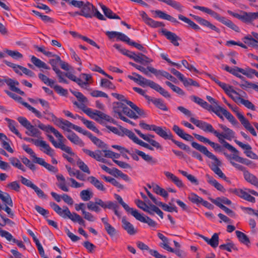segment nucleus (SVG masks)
<instances>
[{
	"instance_id": "obj_1",
	"label": "nucleus",
	"mask_w": 258,
	"mask_h": 258,
	"mask_svg": "<svg viewBox=\"0 0 258 258\" xmlns=\"http://www.w3.org/2000/svg\"><path fill=\"white\" fill-rule=\"evenodd\" d=\"M190 121L203 131L213 134L225 148L229 151L237 152L234 147L225 140L226 139L231 141L235 137V133L226 125L222 124H219V126L224 131V133H220L215 130L211 124L205 121L197 119L194 117H190Z\"/></svg>"
},
{
	"instance_id": "obj_2",
	"label": "nucleus",
	"mask_w": 258,
	"mask_h": 258,
	"mask_svg": "<svg viewBox=\"0 0 258 258\" xmlns=\"http://www.w3.org/2000/svg\"><path fill=\"white\" fill-rule=\"evenodd\" d=\"M50 206L60 216L63 218H68L74 222H78L80 225L85 226V221L78 214L71 213L67 206H63L61 209L57 204L54 202H50Z\"/></svg>"
},
{
	"instance_id": "obj_3",
	"label": "nucleus",
	"mask_w": 258,
	"mask_h": 258,
	"mask_svg": "<svg viewBox=\"0 0 258 258\" xmlns=\"http://www.w3.org/2000/svg\"><path fill=\"white\" fill-rule=\"evenodd\" d=\"M132 74L135 77H137V79H138L139 85L140 86L142 87L149 86L152 89L159 92L164 97L170 98V95L169 93L164 89L161 87L159 85L156 83L154 81L150 80H148L141 75L136 73H133Z\"/></svg>"
},
{
	"instance_id": "obj_4",
	"label": "nucleus",
	"mask_w": 258,
	"mask_h": 258,
	"mask_svg": "<svg viewBox=\"0 0 258 258\" xmlns=\"http://www.w3.org/2000/svg\"><path fill=\"white\" fill-rule=\"evenodd\" d=\"M191 146L197 150L210 159L213 160L215 161V163L212 164L211 167V169L213 171H216V169L218 168L219 166H221V161L217 158L216 156H215L211 152H209L205 146L201 145L195 142H192L191 143Z\"/></svg>"
},
{
	"instance_id": "obj_5",
	"label": "nucleus",
	"mask_w": 258,
	"mask_h": 258,
	"mask_svg": "<svg viewBox=\"0 0 258 258\" xmlns=\"http://www.w3.org/2000/svg\"><path fill=\"white\" fill-rule=\"evenodd\" d=\"M227 13L230 15L246 24H251L254 20L258 19V12H246L241 11L240 12L241 14H239L230 10H228Z\"/></svg>"
},
{
	"instance_id": "obj_6",
	"label": "nucleus",
	"mask_w": 258,
	"mask_h": 258,
	"mask_svg": "<svg viewBox=\"0 0 258 258\" xmlns=\"http://www.w3.org/2000/svg\"><path fill=\"white\" fill-rule=\"evenodd\" d=\"M227 105L236 114V116L239 120L240 122L244 127L249 131L253 136H257L256 133L254 128L250 124L249 121L244 116V115L238 111V108L236 106H233L229 103H227Z\"/></svg>"
},
{
	"instance_id": "obj_7",
	"label": "nucleus",
	"mask_w": 258,
	"mask_h": 258,
	"mask_svg": "<svg viewBox=\"0 0 258 258\" xmlns=\"http://www.w3.org/2000/svg\"><path fill=\"white\" fill-rule=\"evenodd\" d=\"M47 137L50 142L56 148L60 149L61 150L68 153L71 156L75 155V153L72 151L71 148L70 147L66 146L64 145V143L66 141V139H64L63 136L62 138L57 137L58 140V143L54 140V138L52 135H48Z\"/></svg>"
},
{
	"instance_id": "obj_8",
	"label": "nucleus",
	"mask_w": 258,
	"mask_h": 258,
	"mask_svg": "<svg viewBox=\"0 0 258 258\" xmlns=\"http://www.w3.org/2000/svg\"><path fill=\"white\" fill-rule=\"evenodd\" d=\"M83 111L87 114L91 118L94 119L96 121H99V118L105 119L107 121H110V117L104 113L95 110L94 112L92 110L91 108H88L86 109L83 110Z\"/></svg>"
},
{
	"instance_id": "obj_9",
	"label": "nucleus",
	"mask_w": 258,
	"mask_h": 258,
	"mask_svg": "<svg viewBox=\"0 0 258 258\" xmlns=\"http://www.w3.org/2000/svg\"><path fill=\"white\" fill-rule=\"evenodd\" d=\"M147 69L150 72L153 74L158 78H159L160 76H162L175 83H176L177 81L175 77L166 71L163 70H158L150 66L147 67Z\"/></svg>"
},
{
	"instance_id": "obj_10",
	"label": "nucleus",
	"mask_w": 258,
	"mask_h": 258,
	"mask_svg": "<svg viewBox=\"0 0 258 258\" xmlns=\"http://www.w3.org/2000/svg\"><path fill=\"white\" fill-rule=\"evenodd\" d=\"M135 131L141 138L149 143L151 145L155 147L157 149H160V150L163 149L162 146L158 142L151 139V138H154V136L152 135H145L137 129H135Z\"/></svg>"
},
{
	"instance_id": "obj_11",
	"label": "nucleus",
	"mask_w": 258,
	"mask_h": 258,
	"mask_svg": "<svg viewBox=\"0 0 258 258\" xmlns=\"http://www.w3.org/2000/svg\"><path fill=\"white\" fill-rule=\"evenodd\" d=\"M234 142L237 145L244 150V153L247 157L252 159L258 160V156L252 151L251 147L249 144H244L237 140H235Z\"/></svg>"
},
{
	"instance_id": "obj_12",
	"label": "nucleus",
	"mask_w": 258,
	"mask_h": 258,
	"mask_svg": "<svg viewBox=\"0 0 258 258\" xmlns=\"http://www.w3.org/2000/svg\"><path fill=\"white\" fill-rule=\"evenodd\" d=\"M95 7L89 2L84 3V6L81 8L80 16L86 18H92L93 16Z\"/></svg>"
},
{
	"instance_id": "obj_13",
	"label": "nucleus",
	"mask_w": 258,
	"mask_h": 258,
	"mask_svg": "<svg viewBox=\"0 0 258 258\" xmlns=\"http://www.w3.org/2000/svg\"><path fill=\"white\" fill-rule=\"evenodd\" d=\"M193 135L199 141L210 145L216 151L221 152L222 151V148L219 144L212 142L209 139L199 134L193 133Z\"/></svg>"
},
{
	"instance_id": "obj_14",
	"label": "nucleus",
	"mask_w": 258,
	"mask_h": 258,
	"mask_svg": "<svg viewBox=\"0 0 258 258\" xmlns=\"http://www.w3.org/2000/svg\"><path fill=\"white\" fill-rule=\"evenodd\" d=\"M132 216L140 222L148 224V225L150 227H155L157 225V223L155 221H153L148 216L144 217L142 214L138 212L137 210H136V211L134 212Z\"/></svg>"
},
{
	"instance_id": "obj_15",
	"label": "nucleus",
	"mask_w": 258,
	"mask_h": 258,
	"mask_svg": "<svg viewBox=\"0 0 258 258\" xmlns=\"http://www.w3.org/2000/svg\"><path fill=\"white\" fill-rule=\"evenodd\" d=\"M193 8L195 9L199 10L200 11H201L203 12L209 14L210 15L213 17L215 19H216L217 20L219 21L221 23H222V22L223 21L225 18L224 17L220 16L219 14H218L217 13L206 7L199 6H195L193 7Z\"/></svg>"
},
{
	"instance_id": "obj_16",
	"label": "nucleus",
	"mask_w": 258,
	"mask_h": 258,
	"mask_svg": "<svg viewBox=\"0 0 258 258\" xmlns=\"http://www.w3.org/2000/svg\"><path fill=\"white\" fill-rule=\"evenodd\" d=\"M190 16L192 17V18L200 25L209 28L210 29L214 30L218 33L220 32V30L219 28L216 27L215 25H213L207 20H205L199 16L192 14H190Z\"/></svg>"
},
{
	"instance_id": "obj_17",
	"label": "nucleus",
	"mask_w": 258,
	"mask_h": 258,
	"mask_svg": "<svg viewBox=\"0 0 258 258\" xmlns=\"http://www.w3.org/2000/svg\"><path fill=\"white\" fill-rule=\"evenodd\" d=\"M33 143L35 146L37 147H42L44 149V150L43 151V152L47 155L50 156V157L54 156V150L50 148L48 144H46L45 141L34 139Z\"/></svg>"
},
{
	"instance_id": "obj_18",
	"label": "nucleus",
	"mask_w": 258,
	"mask_h": 258,
	"mask_svg": "<svg viewBox=\"0 0 258 258\" xmlns=\"http://www.w3.org/2000/svg\"><path fill=\"white\" fill-rule=\"evenodd\" d=\"M235 150L237 152L230 151L231 152L234 153V154L232 155V160H234L238 162L245 164L246 165L250 166L253 168H255L256 167V164L254 163L252 161L249 160L246 158L240 157L238 155L239 153V151L236 148Z\"/></svg>"
},
{
	"instance_id": "obj_19",
	"label": "nucleus",
	"mask_w": 258,
	"mask_h": 258,
	"mask_svg": "<svg viewBox=\"0 0 258 258\" xmlns=\"http://www.w3.org/2000/svg\"><path fill=\"white\" fill-rule=\"evenodd\" d=\"M153 127L154 128H153V131L160 137L163 138L165 140H172L173 135L169 130H166L167 131H166L160 126L155 125Z\"/></svg>"
},
{
	"instance_id": "obj_20",
	"label": "nucleus",
	"mask_w": 258,
	"mask_h": 258,
	"mask_svg": "<svg viewBox=\"0 0 258 258\" xmlns=\"http://www.w3.org/2000/svg\"><path fill=\"white\" fill-rule=\"evenodd\" d=\"M161 32L162 34L164 35L167 39L170 40L174 46H179V44L178 42V40H180L181 39L176 34L167 31L166 29H163Z\"/></svg>"
},
{
	"instance_id": "obj_21",
	"label": "nucleus",
	"mask_w": 258,
	"mask_h": 258,
	"mask_svg": "<svg viewBox=\"0 0 258 258\" xmlns=\"http://www.w3.org/2000/svg\"><path fill=\"white\" fill-rule=\"evenodd\" d=\"M83 135L87 136L98 147L102 149L107 148V146L105 143L97 137L93 136L90 132L85 130L83 133Z\"/></svg>"
},
{
	"instance_id": "obj_22",
	"label": "nucleus",
	"mask_w": 258,
	"mask_h": 258,
	"mask_svg": "<svg viewBox=\"0 0 258 258\" xmlns=\"http://www.w3.org/2000/svg\"><path fill=\"white\" fill-rule=\"evenodd\" d=\"M126 105L121 102H115L113 103V110L114 112L118 115V117L121 119L125 111Z\"/></svg>"
},
{
	"instance_id": "obj_23",
	"label": "nucleus",
	"mask_w": 258,
	"mask_h": 258,
	"mask_svg": "<svg viewBox=\"0 0 258 258\" xmlns=\"http://www.w3.org/2000/svg\"><path fill=\"white\" fill-rule=\"evenodd\" d=\"M6 83L8 85V86H9L10 89L11 91L15 92L20 94L21 95H25L24 92L21 91L20 89L16 87V86L19 85V83L17 81L8 78V80L6 81Z\"/></svg>"
},
{
	"instance_id": "obj_24",
	"label": "nucleus",
	"mask_w": 258,
	"mask_h": 258,
	"mask_svg": "<svg viewBox=\"0 0 258 258\" xmlns=\"http://www.w3.org/2000/svg\"><path fill=\"white\" fill-rule=\"evenodd\" d=\"M172 130L178 136L186 141H191L194 139L191 135L185 133L184 131L180 128L177 125H174Z\"/></svg>"
},
{
	"instance_id": "obj_25",
	"label": "nucleus",
	"mask_w": 258,
	"mask_h": 258,
	"mask_svg": "<svg viewBox=\"0 0 258 258\" xmlns=\"http://www.w3.org/2000/svg\"><path fill=\"white\" fill-rule=\"evenodd\" d=\"M67 131L71 132L70 134L67 136V138L73 143L78 145L81 147L84 146V143L80 138L74 132H72L70 129L67 128Z\"/></svg>"
},
{
	"instance_id": "obj_26",
	"label": "nucleus",
	"mask_w": 258,
	"mask_h": 258,
	"mask_svg": "<svg viewBox=\"0 0 258 258\" xmlns=\"http://www.w3.org/2000/svg\"><path fill=\"white\" fill-rule=\"evenodd\" d=\"M105 34L109 39H112L116 37L117 40L125 42L126 38H127V36L125 34L116 31H107Z\"/></svg>"
},
{
	"instance_id": "obj_27",
	"label": "nucleus",
	"mask_w": 258,
	"mask_h": 258,
	"mask_svg": "<svg viewBox=\"0 0 258 258\" xmlns=\"http://www.w3.org/2000/svg\"><path fill=\"white\" fill-rule=\"evenodd\" d=\"M122 223V228L127 232L130 235H134L137 231L134 228V226L128 221H127L125 217H123L121 220Z\"/></svg>"
},
{
	"instance_id": "obj_28",
	"label": "nucleus",
	"mask_w": 258,
	"mask_h": 258,
	"mask_svg": "<svg viewBox=\"0 0 258 258\" xmlns=\"http://www.w3.org/2000/svg\"><path fill=\"white\" fill-rule=\"evenodd\" d=\"M201 237L213 248L217 247L219 244V235L217 233H214L211 239L203 235H201Z\"/></svg>"
},
{
	"instance_id": "obj_29",
	"label": "nucleus",
	"mask_w": 258,
	"mask_h": 258,
	"mask_svg": "<svg viewBox=\"0 0 258 258\" xmlns=\"http://www.w3.org/2000/svg\"><path fill=\"white\" fill-rule=\"evenodd\" d=\"M206 177L207 178V182L212 186H214L218 190L223 192H224L226 191V189L224 186L219 183L212 176H211L209 174H207L206 175Z\"/></svg>"
},
{
	"instance_id": "obj_30",
	"label": "nucleus",
	"mask_w": 258,
	"mask_h": 258,
	"mask_svg": "<svg viewBox=\"0 0 258 258\" xmlns=\"http://www.w3.org/2000/svg\"><path fill=\"white\" fill-rule=\"evenodd\" d=\"M87 180L93 185L97 189L104 191L106 188L103 185L102 182L97 179L95 177L91 176L87 178Z\"/></svg>"
},
{
	"instance_id": "obj_31",
	"label": "nucleus",
	"mask_w": 258,
	"mask_h": 258,
	"mask_svg": "<svg viewBox=\"0 0 258 258\" xmlns=\"http://www.w3.org/2000/svg\"><path fill=\"white\" fill-rule=\"evenodd\" d=\"M133 57V60L137 62H139L142 64L146 65L153 61V60L145 54L139 53L137 54L135 58Z\"/></svg>"
},
{
	"instance_id": "obj_32",
	"label": "nucleus",
	"mask_w": 258,
	"mask_h": 258,
	"mask_svg": "<svg viewBox=\"0 0 258 258\" xmlns=\"http://www.w3.org/2000/svg\"><path fill=\"white\" fill-rule=\"evenodd\" d=\"M191 100L194 102L197 103L203 108L208 110L211 109L212 105L209 104L206 101L202 98L195 95H192L190 97Z\"/></svg>"
},
{
	"instance_id": "obj_33",
	"label": "nucleus",
	"mask_w": 258,
	"mask_h": 258,
	"mask_svg": "<svg viewBox=\"0 0 258 258\" xmlns=\"http://www.w3.org/2000/svg\"><path fill=\"white\" fill-rule=\"evenodd\" d=\"M145 212L149 213L151 215H154V213H156L161 218H163V213L158 207L154 205L149 204V206Z\"/></svg>"
},
{
	"instance_id": "obj_34",
	"label": "nucleus",
	"mask_w": 258,
	"mask_h": 258,
	"mask_svg": "<svg viewBox=\"0 0 258 258\" xmlns=\"http://www.w3.org/2000/svg\"><path fill=\"white\" fill-rule=\"evenodd\" d=\"M139 156H141L145 161L151 165H154L157 163V160L149 155L146 154L144 152L136 149L135 150Z\"/></svg>"
},
{
	"instance_id": "obj_35",
	"label": "nucleus",
	"mask_w": 258,
	"mask_h": 258,
	"mask_svg": "<svg viewBox=\"0 0 258 258\" xmlns=\"http://www.w3.org/2000/svg\"><path fill=\"white\" fill-rule=\"evenodd\" d=\"M244 179L253 185L258 187V179L253 174L250 173L247 170L243 174Z\"/></svg>"
},
{
	"instance_id": "obj_36",
	"label": "nucleus",
	"mask_w": 258,
	"mask_h": 258,
	"mask_svg": "<svg viewBox=\"0 0 258 258\" xmlns=\"http://www.w3.org/2000/svg\"><path fill=\"white\" fill-rule=\"evenodd\" d=\"M101 8L105 15L109 19H120V18L118 15L114 13L110 9L106 7L105 6L102 5Z\"/></svg>"
},
{
	"instance_id": "obj_37",
	"label": "nucleus",
	"mask_w": 258,
	"mask_h": 258,
	"mask_svg": "<svg viewBox=\"0 0 258 258\" xmlns=\"http://www.w3.org/2000/svg\"><path fill=\"white\" fill-rule=\"evenodd\" d=\"M242 40L244 43L247 44L249 46L255 48L258 47V41L250 35H248L242 38Z\"/></svg>"
},
{
	"instance_id": "obj_38",
	"label": "nucleus",
	"mask_w": 258,
	"mask_h": 258,
	"mask_svg": "<svg viewBox=\"0 0 258 258\" xmlns=\"http://www.w3.org/2000/svg\"><path fill=\"white\" fill-rule=\"evenodd\" d=\"M64 76L71 80L77 83L82 88H84V86L88 84V83L86 82H83L81 79L76 77L71 72L64 73Z\"/></svg>"
},
{
	"instance_id": "obj_39",
	"label": "nucleus",
	"mask_w": 258,
	"mask_h": 258,
	"mask_svg": "<svg viewBox=\"0 0 258 258\" xmlns=\"http://www.w3.org/2000/svg\"><path fill=\"white\" fill-rule=\"evenodd\" d=\"M50 57H55V58H51L49 60V63L51 66L52 70L55 72H58L60 70L57 68V66L58 64H59V62L60 61V57L59 56L53 54V55Z\"/></svg>"
},
{
	"instance_id": "obj_40",
	"label": "nucleus",
	"mask_w": 258,
	"mask_h": 258,
	"mask_svg": "<svg viewBox=\"0 0 258 258\" xmlns=\"http://www.w3.org/2000/svg\"><path fill=\"white\" fill-rule=\"evenodd\" d=\"M114 197L116 200L123 207L125 210L132 215L133 213H134V212H135L136 209L130 208L126 204H125L123 201L122 198L119 195L115 194Z\"/></svg>"
},
{
	"instance_id": "obj_41",
	"label": "nucleus",
	"mask_w": 258,
	"mask_h": 258,
	"mask_svg": "<svg viewBox=\"0 0 258 258\" xmlns=\"http://www.w3.org/2000/svg\"><path fill=\"white\" fill-rule=\"evenodd\" d=\"M78 118L80 119L83 123L88 127L89 129L93 131V132L99 133V131L95 127L94 123L91 121H89L85 119L84 117L79 115H77Z\"/></svg>"
},
{
	"instance_id": "obj_42",
	"label": "nucleus",
	"mask_w": 258,
	"mask_h": 258,
	"mask_svg": "<svg viewBox=\"0 0 258 258\" xmlns=\"http://www.w3.org/2000/svg\"><path fill=\"white\" fill-rule=\"evenodd\" d=\"M209 200L212 202L213 204L216 205L217 206L219 207V204H224L227 205H230L231 204V202L226 197H218L216 199H214L212 198H209Z\"/></svg>"
},
{
	"instance_id": "obj_43",
	"label": "nucleus",
	"mask_w": 258,
	"mask_h": 258,
	"mask_svg": "<svg viewBox=\"0 0 258 258\" xmlns=\"http://www.w3.org/2000/svg\"><path fill=\"white\" fill-rule=\"evenodd\" d=\"M178 17L179 20L187 23L189 25V26H190L193 29L195 30H199L200 29V27L198 25H197L193 21H192L189 19L186 18V17L182 15H178Z\"/></svg>"
},
{
	"instance_id": "obj_44",
	"label": "nucleus",
	"mask_w": 258,
	"mask_h": 258,
	"mask_svg": "<svg viewBox=\"0 0 258 258\" xmlns=\"http://www.w3.org/2000/svg\"><path fill=\"white\" fill-rule=\"evenodd\" d=\"M178 17L179 20L187 23L189 25V26H190L193 29L195 30H199L200 29V27L198 25H197L193 21H192L189 19L186 18V17L182 15H178Z\"/></svg>"
},
{
	"instance_id": "obj_45",
	"label": "nucleus",
	"mask_w": 258,
	"mask_h": 258,
	"mask_svg": "<svg viewBox=\"0 0 258 258\" xmlns=\"http://www.w3.org/2000/svg\"><path fill=\"white\" fill-rule=\"evenodd\" d=\"M31 60L32 62L39 68H43L46 70H49L50 68L44 62L34 56L31 57Z\"/></svg>"
},
{
	"instance_id": "obj_46",
	"label": "nucleus",
	"mask_w": 258,
	"mask_h": 258,
	"mask_svg": "<svg viewBox=\"0 0 258 258\" xmlns=\"http://www.w3.org/2000/svg\"><path fill=\"white\" fill-rule=\"evenodd\" d=\"M149 101L152 102L154 105L156 106V107H157L158 108L162 110H168V108L166 107V105L164 103L163 101L160 99L152 98L151 97L150 100H149Z\"/></svg>"
},
{
	"instance_id": "obj_47",
	"label": "nucleus",
	"mask_w": 258,
	"mask_h": 258,
	"mask_svg": "<svg viewBox=\"0 0 258 258\" xmlns=\"http://www.w3.org/2000/svg\"><path fill=\"white\" fill-rule=\"evenodd\" d=\"M235 233L240 242L246 245L250 243V240L245 234L238 230L235 231Z\"/></svg>"
},
{
	"instance_id": "obj_48",
	"label": "nucleus",
	"mask_w": 258,
	"mask_h": 258,
	"mask_svg": "<svg viewBox=\"0 0 258 258\" xmlns=\"http://www.w3.org/2000/svg\"><path fill=\"white\" fill-rule=\"evenodd\" d=\"M208 111H211L214 112L218 117H219L221 119L224 120V117L222 115H224V110H226L225 109L221 107L219 105H217V106H215L213 107L212 106L211 109L208 110Z\"/></svg>"
},
{
	"instance_id": "obj_49",
	"label": "nucleus",
	"mask_w": 258,
	"mask_h": 258,
	"mask_svg": "<svg viewBox=\"0 0 258 258\" xmlns=\"http://www.w3.org/2000/svg\"><path fill=\"white\" fill-rule=\"evenodd\" d=\"M66 168L70 176H75L76 178L80 180L84 181V175L81 173L79 170H72L71 167L66 166Z\"/></svg>"
},
{
	"instance_id": "obj_50",
	"label": "nucleus",
	"mask_w": 258,
	"mask_h": 258,
	"mask_svg": "<svg viewBox=\"0 0 258 258\" xmlns=\"http://www.w3.org/2000/svg\"><path fill=\"white\" fill-rule=\"evenodd\" d=\"M121 135H120L121 136H123V135H126L130 139H131V140H132L134 142H135V143H136V142L137 141V140H138V138L136 137V136L135 135V134L133 132H132L131 131L128 130V129H126V128H123V127H121Z\"/></svg>"
},
{
	"instance_id": "obj_51",
	"label": "nucleus",
	"mask_w": 258,
	"mask_h": 258,
	"mask_svg": "<svg viewBox=\"0 0 258 258\" xmlns=\"http://www.w3.org/2000/svg\"><path fill=\"white\" fill-rule=\"evenodd\" d=\"M222 23L231 29L233 30V31L238 33L240 32L239 28L236 25L233 23L231 20L228 19L227 18H225Z\"/></svg>"
},
{
	"instance_id": "obj_52",
	"label": "nucleus",
	"mask_w": 258,
	"mask_h": 258,
	"mask_svg": "<svg viewBox=\"0 0 258 258\" xmlns=\"http://www.w3.org/2000/svg\"><path fill=\"white\" fill-rule=\"evenodd\" d=\"M63 125L65 128L66 127L67 128H72L78 132L79 133H82V134H83L84 132L85 131L82 129L81 127L72 123L67 120H64Z\"/></svg>"
},
{
	"instance_id": "obj_53",
	"label": "nucleus",
	"mask_w": 258,
	"mask_h": 258,
	"mask_svg": "<svg viewBox=\"0 0 258 258\" xmlns=\"http://www.w3.org/2000/svg\"><path fill=\"white\" fill-rule=\"evenodd\" d=\"M219 248L221 249L226 250L229 252H231L232 249L236 251L238 250V248L236 246L235 244L232 242H227L226 244H221L219 246Z\"/></svg>"
},
{
	"instance_id": "obj_54",
	"label": "nucleus",
	"mask_w": 258,
	"mask_h": 258,
	"mask_svg": "<svg viewBox=\"0 0 258 258\" xmlns=\"http://www.w3.org/2000/svg\"><path fill=\"white\" fill-rule=\"evenodd\" d=\"M28 132L26 133L30 136L38 137L40 134V132L37 128L35 127L31 124L27 128Z\"/></svg>"
},
{
	"instance_id": "obj_55",
	"label": "nucleus",
	"mask_w": 258,
	"mask_h": 258,
	"mask_svg": "<svg viewBox=\"0 0 258 258\" xmlns=\"http://www.w3.org/2000/svg\"><path fill=\"white\" fill-rule=\"evenodd\" d=\"M9 161L13 166L18 168L19 169H21L23 171H26L24 166L22 164L20 160L17 158L11 157L9 159Z\"/></svg>"
},
{
	"instance_id": "obj_56",
	"label": "nucleus",
	"mask_w": 258,
	"mask_h": 258,
	"mask_svg": "<svg viewBox=\"0 0 258 258\" xmlns=\"http://www.w3.org/2000/svg\"><path fill=\"white\" fill-rule=\"evenodd\" d=\"M0 199L6 204L11 207H13L12 200L10 195L7 192H0Z\"/></svg>"
},
{
	"instance_id": "obj_57",
	"label": "nucleus",
	"mask_w": 258,
	"mask_h": 258,
	"mask_svg": "<svg viewBox=\"0 0 258 258\" xmlns=\"http://www.w3.org/2000/svg\"><path fill=\"white\" fill-rule=\"evenodd\" d=\"M4 62L8 67L13 68L14 71L17 73V74L22 76V73L20 71L21 70V68L22 67V66L16 64L14 63L11 62L10 61H8L6 60H4Z\"/></svg>"
},
{
	"instance_id": "obj_58",
	"label": "nucleus",
	"mask_w": 258,
	"mask_h": 258,
	"mask_svg": "<svg viewBox=\"0 0 258 258\" xmlns=\"http://www.w3.org/2000/svg\"><path fill=\"white\" fill-rule=\"evenodd\" d=\"M127 44L131 46H134L136 48H137L138 50H141L143 51V52L146 53L147 50L141 44H139L137 42H135L134 41H132L128 37L127 38H126L125 42Z\"/></svg>"
},
{
	"instance_id": "obj_59",
	"label": "nucleus",
	"mask_w": 258,
	"mask_h": 258,
	"mask_svg": "<svg viewBox=\"0 0 258 258\" xmlns=\"http://www.w3.org/2000/svg\"><path fill=\"white\" fill-rule=\"evenodd\" d=\"M21 103L25 107H26L29 110L31 111L33 113H34L37 117L41 118L42 117V114L40 111L36 109L33 107L31 106L27 102L22 101L21 102Z\"/></svg>"
},
{
	"instance_id": "obj_60",
	"label": "nucleus",
	"mask_w": 258,
	"mask_h": 258,
	"mask_svg": "<svg viewBox=\"0 0 258 258\" xmlns=\"http://www.w3.org/2000/svg\"><path fill=\"white\" fill-rule=\"evenodd\" d=\"M9 122V129L16 134L19 138H22L21 134L19 132V131L16 128L15 124L16 122L12 119L6 118V119Z\"/></svg>"
},
{
	"instance_id": "obj_61",
	"label": "nucleus",
	"mask_w": 258,
	"mask_h": 258,
	"mask_svg": "<svg viewBox=\"0 0 258 258\" xmlns=\"http://www.w3.org/2000/svg\"><path fill=\"white\" fill-rule=\"evenodd\" d=\"M237 69H238V71L239 72L241 73L248 78H251L252 75H254L255 76L257 72L255 70L250 68H248L246 69V70H244V69L240 68H237Z\"/></svg>"
},
{
	"instance_id": "obj_62",
	"label": "nucleus",
	"mask_w": 258,
	"mask_h": 258,
	"mask_svg": "<svg viewBox=\"0 0 258 258\" xmlns=\"http://www.w3.org/2000/svg\"><path fill=\"white\" fill-rule=\"evenodd\" d=\"M188 199L192 203L197 205L201 204L203 201V199L195 193H190L188 196Z\"/></svg>"
},
{
	"instance_id": "obj_63",
	"label": "nucleus",
	"mask_w": 258,
	"mask_h": 258,
	"mask_svg": "<svg viewBox=\"0 0 258 258\" xmlns=\"http://www.w3.org/2000/svg\"><path fill=\"white\" fill-rule=\"evenodd\" d=\"M5 52L8 55L15 59H21L23 57L22 54L17 51L6 49Z\"/></svg>"
},
{
	"instance_id": "obj_64",
	"label": "nucleus",
	"mask_w": 258,
	"mask_h": 258,
	"mask_svg": "<svg viewBox=\"0 0 258 258\" xmlns=\"http://www.w3.org/2000/svg\"><path fill=\"white\" fill-rule=\"evenodd\" d=\"M93 193L88 189L83 190L80 192L81 198L84 201H88L92 197Z\"/></svg>"
}]
</instances>
